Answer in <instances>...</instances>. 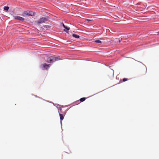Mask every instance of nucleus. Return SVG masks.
<instances>
[{
    "instance_id": "obj_1",
    "label": "nucleus",
    "mask_w": 159,
    "mask_h": 159,
    "mask_svg": "<svg viewBox=\"0 0 159 159\" xmlns=\"http://www.w3.org/2000/svg\"><path fill=\"white\" fill-rule=\"evenodd\" d=\"M60 59L59 57H50L48 58L47 62L49 63H52Z\"/></svg>"
},
{
    "instance_id": "obj_2",
    "label": "nucleus",
    "mask_w": 159,
    "mask_h": 159,
    "mask_svg": "<svg viewBox=\"0 0 159 159\" xmlns=\"http://www.w3.org/2000/svg\"><path fill=\"white\" fill-rule=\"evenodd\" d=\"M35 13L32 11H25L23 14L28 16H34L35 15Z\"/></svg>"
},
{
    "instance_id": "obj_3",
    "label": "nucleus",
    "mask_w": 159,
    "mask_h": 159,
    "mask_svg": "<svg viewBox=\"0 0 159 159\" xmlns=\"http://www.w3.org/2000/svg\"><path fill=\"white\" fill-rule=\"evenodd\" d=\"M50 64L47 65L46 63H44L42 64L40 66L41 68L43 69H47L50 66Z\"/></svg>"
},
{
    "instance_id": "obj_4",
    "label": "nucleus",
    "mask_w": 159,
    "mask_h": 159,
    "mask_svg": "<svg viewBox=\"0 0 159 159\" xmlns=\"http://www.w3.org/2000/svg\"><path fill=\"white\" fill-rule=\"evenodd\" d=\"M113 70H110L107 73V75L110 78H112L113 77Z\"/></svg>"
},
{
    "instance_id": "obj_5",
    "label": "nucleus",
    "mask_w": 159,
    "mask_h": 159,
    "mask_svg": "<svg viewBox=\"0 0 159 159\" xmlns=\"http://www.w3.org/2000/svg\"><path fill=\"white\" fill-rule=\"evenodd\" d=\"M14 18L16 20H24L23 18L18 16H14Z\"/></svg>"
},
{
    "instance_id": "obj_6",
    "label": "nucleus",
    "mask_w": 159,
    "mask_h": 159,
    "mask_svg": "<svg viewBox=\"0 0 159 159\" xmlns=\"http://www.w3.org/2000/svg\"><path fill=\"white\" fill-rule=\"evenodd\" d=\"M44 20H41L40 21H35V24L36 25H39L40 24L44 23Z\"/></svg>"
},
{
    "instance_id": "obj_7",
    "label": "nucleus",
    "mask_w": 159,
    "mask_h": 159,
    "mask_svg": "<svg viewBox=\"0 0 159 159\" xmlns=\"http://www.w3.org/2000/svg\"><path fill=\"white\" fill-rule=\"evenodd\" d=\"M65 115V114H61V113H59L60 119V120H61V121L64 119V116Z\"/></svg>"
},
{
    "instance_id": "obj_8",
    "label": "nucleus",
    "mask_w": 159,
    "mask_h": 159,
    "mask_svg": "<svg viewBox=\"0 0 159 159\" xmlns=\"http://www.w3.org/2000/svg\"><path fill=\"white\" fill-rule=\"evenodd\" d=\"M49 19H50V18L48 16H46L45 17L41 18L39 20H48Z\"/></svg>"
},
{
    "instance_id": "obj_9",
    "label": "nucleus",
    "mask_w": 159,
    "mask_h": 159,
    "mask_svg": "<svg viewBox=\"0 0 159 159\" xmlns=\"http://www.w3.org/2000/svg\"><path fill=\"white\" fill-rule=\"evenodd\" d=\"M3 9L4 11H7L9 9V7L8 6H5L4 7Z\"/></svg>"
},
{
    "instance_id": "obj_10",
    "label": "nucleus",
    "mask_w": 159,
    "mask_h": 159,
    "mask_svg": "<svg viewBox=\"0 0 159 159\" xmlns=\"http://www.w3.org/2000/svg\"><path fill=\"white\" fill-rule=\"evenodd\" d=\"M72 36L76 38H79L80 37V36L79 35H78L77 34H73Z\"/></svg>"
},
{
    "instance_id": "obj_11",
    "label": "nucleus",
    "mask_w": 159,
    "mask_h": 159,
    "mask_svg": "<svg viewBox=\"0 0 159 159\" xmlns=\"http://www.w3.org/2000/svg\"><path fill=\"white\" fill-rule=\"evenodd\" d=\"M94 42L98 44H101L102 43V42L99 40H95Z\"/></svg>"
},
{
    "instance_id": "obj_12",
    "label": "nucleus",
    "mask_w": 159,
    "mask_h": 159,
    "mask_svg": "<svg viewBox=\"0 0 159 159\" xmlns=\"http://www.w3.org/2000/svg\"><path fill=\"white\" fill-rule=\"evenodd\" d=\"M85 99H86V98H81L80 99V102H83L84 101Z\"/></svg>"
},
{
    "instance_id": "obj_13",
    "label": "nucleus",
    "mask_w": 159,
    "mask_h": 159,
    "mask_svg": "<svg viewBox=\"0 0 159 159\" xmlns=\"http://www.w3.org/2000/svg\"><path fill=\"white\" fill-rule=\"evenodd\" d=\"M65 29H66L67 30H68L70 29V28L66 26H65V27H64Z\"/></svg>"
},
{
    "instance_id": "obj_14",
    "label": "nucleus",
    "mask_w": 159,
    "mask_h": 159,
    "mask_svg": "<svg viewBox=\"0 0 159 159\" xmlns=\"http://www.w3.org/2000/svg\"><path fill=\"white\" fill-rule=\"evenodd\" d=\"M128 80V79L127 78H124L123 79V82H125L127 80Z\"/></svg>"
},
{
    "instance_id": "obj_15",
    "label": "nucleus",
    "mask_w": 159,
    "mask_h": 159,
    "mask_svg": "<svg viewBox=\"0 0 159 159\" xmlns=\"http://www.w3.org/2000/svg\"><path fill=\"white\" fill-rule=\"evenodd\" d=\"M61 24L62 25L63 27H65V25H64V24L63 23H62Z\"/></svg>"
},
{
    "instance_id": "obj_16",
    "label": "nucleus",
    "mask_w": 159,
    "mask_h": 159,
    "mask_svg": "<svg viewBox=\"0 0 159 159\" xmlns=\"http://www.w3.org/2000/svg\"><path fill=\"white\" fill-rule=\"evenodd\" d=\"M119 41V43L120 42H121V40H120V39L119 40V41Z\"/></svg>"
},
{
    "instance_id": "obj_17",
    "label": "nucleus",
    "mask_w": 159,
    "mask_h": 159,
    "mask_svg": "<svg viewBox=\"0 0 159 159\" xmlns=\"http://www.w3.org/2000/svg\"><path fill=\"white\" fill-rule=\"evenodd\" d=\"M64 30L65 31H66V32H67L66 31V30H65V29H64Z\"/></svg>"
},
{
    "instance_id": "obj_18",
    "label": "nucleus",
    "mask_w": 159,
    "mask_h": 159,
    "mask_svg": "<svg viewBox=\"0 0 159 159\" xmlns=\"http://www.w3.org/2000/svg\"><path fill=\"white\" fill-rule=\"evenodd\" d=\"M85 20H89V19H85Z\"/></svg>"
},
{
    "instance_id": "obj_19",
    "label": "nucleus",
    "mask_w": 159,
    "mask_h": 159,
    "mask_svg": "<svg viewBox=\"0 0 159 159\" xmlns=\"http://www.w3.org/2000/svg\"><path fill=\"white\" fill-rule=\"evenodd\" d=\"M60 110L61 111V108L60 109Z\"/></svg>"
},
{
    "instance_id": "obj_20",
    "label": "nucleus",
    "mask_w": 159,
    "mask_h": 159,
    "mask_svg": "<svg viewBox=\"0 0 159 159\" xmlns=\"http://www.w3.org/2000/svg\"><path fill=\"white\" fill-rule=\"evenodd\" d=\"M118 39L116 38V39Z\"/></svg>"
},
{
    "instance_id": "obj_21",
    "label": "nucleus",
    "mask_w": 159,
    "mask_h": 159,
    "mask_svg": "<svg viewBox=\"0 0 159 159\" xmlns=\"http://www.w3.org/2000/svg\"><path fill=\"white\" fill-rule=\"evenodd\" d=\"M87 21H90V20H87Z\"/></svg>"
}]
</instances>
